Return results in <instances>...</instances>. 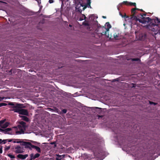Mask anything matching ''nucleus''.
I'll list each match as a JSON object with an SVG mask.
<instances>
[{
    "label": "nucleus",
    "instance_id": "1",
    "mask_svg": "<svg viewBox=\"0 0 160 160\" xmlns=\"http://www.w3.org/2000/svg\"><path fill=\"white\" fill-rule=\"evenodd\" d=\"M139 10V9L137 8H133L132 9L131 12L132 15L131 18V19L135 20L136 21H138L140 22L142 24H145L146 23V22H149L151 21V19L149 17H143L142 20H141L138 18L136 16H135L134 15L136 12V10Z\"/></svg>",
    "mask_w": 160,
    "mask_h": 160
},
{
    "label": "nucleus",
    "instance_id": "2",
    "mask_svg": "<svg viewBox=\"0 0 160 160\" xmlns=\"http://www.w3.org/2000/svg\"><path fill=\"white\" fill-rule=\"evenodd\" d=\"M20 124L18 125V127L20 131H17L16 132L17 134H21L24 133V130L26 128V123L23 122L21 121L19 122Z\"/></svg>",
    "mask_w": 160,
    "mask_h": 160
},
{
    "label": "nucleus",
    "instance_id": "3",
    "mask_svg": "<svg viewBox=\"0 0 160 160\" xmlns=\"http://www.w3.org/2000/svg\"><path fill=\"white\" fill-rule=\"evenodd\" d=\"M106 23L108 24L107 25V28H106V27H103L102 28L103 31L101 33L102 34L105 35L107 37L109 38V34L108 33V31L110 28V24H109V22H108Z\"/></svg>",
    "mask_w": 160,
    "mask_h": 160
},
{
    "label": "nucleus",
    "instance_id": "4",
    "mask_svg": "<svg viewBox=\"0 0 160 160\" xmlns=\"http://www.w3.org/2000/svg\"><path fill=\"white\" fill-rule=\"evenodd\" d=\"M95 108L97 109L96 111L98 113L99 115H97V116L98 117V119H100V118H102L104 116V112L102 111L103 109L101 108L96 107Z\"/></svg>",
    "mask_w": 160,
    "mask_h": 160
},
{
    "label": "nucleus",
    "instance_id": "5",
    "mask_svg": "<svg viewBox=\"0 0 160 160\" xmlns=\"http://www.w3.org/2000/svg\"><path fill=\"white\" fill-rule=\"evenodd\" d=\"M22 105L21 104H16L15 106L12 107V108H13L12 110L15 112H18L19 113L20 110L22 108Z\"/></svg>",
    "mask_w": 160,
    "mask_h": 160
},
{
    "label": "nucleus",
    "instance_id": "6",
    "mask_svg": "<svg viewBox=\"0 0 160 160\" xmlns=\"http://www.w3.org/2000/svg\"><path fill=\"white\" fill-rule=\"evenodd\" d=\"M22 148L20 147L19 145L15 147L14 148V152L16 153H21L23 152Z\"/></svg>",
    "mask_w": 160,
    "mask_h": 160
},
{
    "label": "nucleus",
    "instance_id": "7",
    "mask_svg": "<svg viewBox=\"0 0 160 160\" xmlns=\"http://www.w3.org/2000/svg\"><path fill=\"white\" fill-rule=\"evenodd\" d=\"M21 145L25 146V148H28L30 150L32 148V146H33V145L30 142L24 141L22 142V144Z\"/></svg>",
    "mask_w": 160,
    "mask_h": 160
},
{
    "label": "nucleus",
    "instance_id": "8",
    "mask_svg": "<svg viewBox=\"0 0 160 160\" xmlns=\"http://www.w3.org/2000/svg\"><path fill=\"white\" fill-rule=\"evenodd\" d=\"M151 19V21L147 22H152V27L155 26L156 25V23H160V19H159L158 18H156L154 20Z\"/></svg>",
    "mask_w": 160,
    "mask_h": 160
},
{
    "label": "nucleus",
    "instance_id": "9",
    "mask_svg": "<svg viewBox=\"0 0 160 160\" xmlns=\"http://www.w3.org/2000/svg\"><path fill=\"white\" fill-rule=\"evenodd\" d=\"M19 114L28 116V112L27 110L21 108V109L20 111Z\"/></svg>",
    "mask_w": 160,
    "mask_h": 160
},
{
    "label": "nucleus",
    "instance_id": "10",
    "mask_svg": "<svg viewBox=\"0 0 160 160\" xmlns=\"http://www.w3.org/2000/svg\"><path fill=\"white\" fill-rule=\"evenodd\" d=\"M28 156V155L27 154L22 155L21 154H19L17 156L18 158L22 160H24Z\"/></svg>",
    "mask_w": 160,
    "mask_h": 160
},
{
    "label": "nucleus",
    "instance_id": "11",
    "mask_svg": "<svg viewBox=\"0 0 160 160\" xmlns=\"http://www.w3.org/2000/svg\"><path fill=\"white\" fill-rule=\"evenodd\" d=\"M40 156V154L38 153L34 155L33 153H32L30 154V159L29 160H32L35 159V158L39 157Z\"/></svg>",
    "mask_w": 160,
    "mask_h": 160
},
{
    "label": "nucleus",
    "instance_id": "12",
    "mask_svg": "<svg viewBox=\"0 0 160 160\" xmlns=\"http://www.w3.org/2000/svg\"><path fill=\"white\" fill-rule=\"evenodd\" d=\"M11 130L12 129L9 128L5 129H4V133L8 134H12V133L9 132L10 131H11Z\"/></svg>",
    "mask_w": 160,
    "mask_h": 160
},
{
    "label": "nucleus",
    "instance_id": "13",
    "mask_svg": "<svg viewBox=\"0 0 160 160\" xmlns=\"http://www.w3.org/2000/svg\"><path fill=\"white\" fill-rule=\"evenodd\" d=\"M84 140L87 141L86 143L92 144L93 142H92V139H91V138H87L84 139Z\"/></svg>",
    "mask_w": 160,
    "mask_h": 160
},
{
    "label": "nucleus",
    "instance_id": "14",
    "mask_svg": "<svg viewBox=\"0 0 160 160\" xmlns=\"http://www.w3.org/2000/svg\"><path fill=\"white\" fill-rule=\"evenodd\" d=\"M9 124V122H6L3 124V125L1 126L2 127L1 128H5L8 126Z\"/></svg>",
    "mask_w": 160,
    "mask_h": 160
},
{
    "label": "nucleus",
    "instance_id": "15",
    "mask_svg": "<svg viewBox=\"0 0 160 160\" xmlns=\"http://www.w3.org/2000/svg\"><path fill=\"white\" fill-rule=\"evenodd\" d=\"M32 146V148H35L38 152L40 153L41 152V149L39 147L37 146H34V145Z\"/></svg>",
    "mask_w": 160,
    "mask_h": 160
},
{
    "label": "nucleus",
    "instance_id": "16",
    "mask_svg": "<svg viewBox=\"0 0 160 160\" xmlns=\"http://www.w3.org/2000/svg\"><path fill=\"white\" fill-rule=\"evenodd\" d=\"M119 14L122 17L124 18L125 19L129 18V17L126 15L125 13L123 14L120 12H119Z\"/></svg>",
    "mask_w": 160,
    "mask_h": 160
},
{
    "label": "nucleus",
    "instance_id": "17",
    "mask_svg": "<svg viewBox=\"0 0 160 160\" xmlns=\"http://www.w3.org/2000/svg\"><path fill=\"white\" fill-rule=\"evenodd\" d=\"M146 38V34L144 35H140L139 36V39L140 40H142L145 39Z\"/></svg>",
    "mask_w": 160,
    "mask_h": 160
},
{
    "label": "nucleus",
    "instance_id": "18",
    "mask_svg": "<svg viewBox=\"0 0 160 160\" xmlns=\"http://www.w3.org/2000/svg\"><path fill=\"white\" fill-rule=\"evenodd\" d=\"M21 117L22 118V119L23 120L26 122L29 121V119L27 117L25 116H22Z\"/></svg>",
    "mask_w": 160,
    "mask_h": 160
},
{
    "label": "nucleus",
    "instance_id": "19",
    "mask_svg": "<svg viewBox=\"0 0 160 160\" xmlns=\"http://www.w3.org/2000/svg\"><path fill=\"white\" fill-rule=\"evenodd\" d=\"M128 60H131L132 61H140V59L139 58H130L128 59Z\"/></svg>",
    "mask_w": 160,
    "mask_h": 160
},
{
    "label": "nucleus",
    "instance_id": "20",
    "mask_svg": "<svg viewBox=\"0 0 160 160\" xmlns=\"http://www.w3.org/2000/svg\"><path fill=\"white\" fill-rule=\"evenodd\" d=\"M82 17H80L79 19V20L80 21H82L84 19H85L86 18V17L84 14H82Z\"/></svg>",
    "mask_w": 160,
    "mask_h": 160
},
{
    "label": "nucleus",
    "instance_id": "21",
    "mask_svg": "<svg viewBox=\"0 0 160 160\" xmlns=\"http://www.w3.org/2000/svg\"><path fill=\"white\" fill-rule=\"evenodd\" d=\"M6 121V119H4L3 120H1L0 121V127L1 128L2 127V126L3 125V124L5 122V121Z\"/></svg>",
    "mask_w": 160,
    "mask_h": 160
},
{
    "label": "nucleus",
    "instance_id": "22",
    "mask_svg": "<svg viewBox=\"0 0 160 160\" xmlns=\"http://www.w3.org/2000/svg\"><path fill=\"white\" fill-rule=\"evenodd\" d=\"M150 23H149L148 25L147 26L148 28H149V29H150V28H151V29L152 31H154V30L153 29H154L153 28H152L153 26L152 27V22H150Z\"/></svg>",
    "mask_w": 160,
    "mask_h": 160
},
{
    "label": "nucleus",
    "instance_id": "23",
    "mask_svg": "<svg viewBox=\"0 0 160 160\" xmlns=\"http://www.w3.org/2000/svg\"><path fill=\"white\" fill-rule=\"evenodd\" d=\"M129 3V2L127 1H123L122 3H121L120 4V5H121L122 4H124L128 6Z\"/></svg>",
    "mask_w": 160,
    "mask_h": 160
},
{
    "label": "nucleus",
    "instance_id": "24",
    "mask_svg": "<svg viewBox=\"0 0 160 160\" xmlns=\"http://www.w3.org/2000/svg\"><path fill=\"white\" fill-rule=\"evenodd\" d=\"M8 156L10 157V158L12 159H13L15 158V157L14 155L11 154L10 153L8 154Z\"/></svg>",
    "mask_w": 160,
    "mask_h": 160
},
{
    "label": "nucleus",
    "instance_id": "25",
    "mask_svg": "<svg viewBox=\"0 0 160 160\" xmlns=\"http://www.w3.org/2000/svg\"><path fill=\"white\" fill-rule=\"evenodd\" d=\"M17 103H14L12 102H10L8 103V105L10 106H12V107L16 105V104Z\"/></svg>",
    "mask_w": 160,
    "mask_h": 160
},
{
    "label": "nucleus",
    "instance_id": "26",
    "mask_svg": "<svg viewBox=\"0 0 160 160\" xmlns=\"http://www.w3.org/2000/svg\"><path fill=\"white\" fill-rule=\"evenodd\" d=\"M114 38L116 40H118L120 39L119 38L118 34L114 35Z\"/></svg>",
    "mask_w": 160,
    "mask_h": 160
},
{
    "label": "nucleus",
    "instance_id": "27",
    "mask_svg": "<svg viewBox=\"0 0 160 160\" xmlns=\"http://www.w3.org/2000/svg\"><path fill=\"white\" fill-rule=\"evenodd\" d=\"M11 146H6L4 148V150L5 151H8L10 148Z\"/></svg>",
    "mask_w": 160,
    "mask_h": 160
},
{
    "label": "nucleus",
    "instance_id": "28",
    "mask_svg": "<svg viewBox=\"0 0 160 160\" xmlns=\"http://www.w3.org/2000/svg\"><path fill=\"white\" fill-rule=\"evenodd\" d=\"M16 141H16V143H21V144H22V142L23 141H20L21 140L19 139H16L15 140Z\"/></svg>",
    "mask_w": 160,
    "mask_h": 160
},
{
    "label": "nucleus",
    "instance_id": "29",
    "mask_svg": "<svg viewBox=\"0 0 160 160\" xmlns=\"http://www.w3.org/2000/svg\"><path fill=\"white\" fill-rule=\"evenodd\" d=\"M129 5L136 6V3L135 2H129Z\"/></svg>",
    "mask_w": 160,
    "mask_h": 160
},
{
    "label": "nucleus",
    "instance_id": "30",
    "mask_svg": "<svg viewBox=\"0 0 160 160\" xmlns=\"http://www.w3.org/2000/svg\"><path fill=\"white\" fill-rule=\"evenodd\" d=\"M7 105V104L6 103H0V107L3 106H6Z\"/></svg>",
    "mask_w": 160,
    "mask_h": 160
},
{
    "label": "nucleus",
    "instance_id": "31",
    "mask_svg": "<svg viewBox=\"0 0 160 160\" xmlns=\"http://www.w3.org/2000/svg\"><path fill=\"white\" fill-rule=\"evenodd\" d=\"M62 112L63 113L65 114L67 112V110L66 109H63L62 110Z\"/></svg>",
    "mask_w": 160,
    "mask_h": 160
},
{
    "label": "nucleus",
    "instance_id": "32",
    "mask_svg": "<svg viewBox=\"0 0 160 160\" xmlns=\"http://www.w3.org/2000/svg\"><path fill=\"white\" fill-rule=\"evenodd\" d=\"M149 103L151 105H152V104H154V105H156L157 104V103H155V102H152V101H149Z\"/></svg>",
    "mask_w": 160,
    "mask_h": 160
},
{
    "label": "nucleus",
    "instance_id": "33",
    "mask_svg": "<svg viewBox=\"0 0 160 160\" xmlns=\"http://www.w3.org/2000/svg\"><path fill=\"white\" fill-rule=\"evenodd\" d=\"M7 139H4V140H2V144H5L7 142Z\"/></svg>",
    "mask_w": 160,
    "mask_h": 160
},
{
    "label": "nucleus",
    "instance_id": "34",
    "mask_svg": "<svg viewBox=\"0 0 160 160\" xmlns=\"http://www.w3.org/2000/svg\"><path fill=\"white\" fill-rule=\"evenodd\" d=\"M147 15V13L145 12V13L142 14H140L141 16L142 17V18L143 17V16H146Z\"/></svg>",
    "mask_w": 160,
    "mask_h": 160
},
{
    "label": "nucleus",
    "instance_id": "35",
    "mask_svg": "<svg viewBox=\"0 0 160 160\" xmlns=\"http://www.w3.org/2000/svg\"><path fill=\"white\" fill-rule=\"evenodd\" d=\"M90 3H91L90 0H88V1H87L88 5H89L90 6Z\"/></svg>",
    "mask_w": 160,
    "mask_h": 160
},
{
    "label": "nucleus",
    "instance_id": "36",
    "mask_svg": "<svg viewBox=\"0 0 160 160\" xmlns=\"http://www.w3.org/2000/svg\"><path fill=\"white\" fill-rule=\"evenodd\" d=\"M83 24L84 25L87 26H88L89 25V24L87 22L83 23Z\"/></svg>",
    "mask_w": 160,
    "mask_h": 160
},
{
    "label": "nucleus",
    "instance_id": "37",
    "mask_svg": "<svg viewBox=\"0 0 160 160\" xmlns=\"http://www.w3.org/2000/svg\"><path fill=\"white\" fill-rule=\"evenodd\" d=\"M0 131L2 132H3L4 133V129H2L0 128Z\"/></svg>",
    "mask_w": 160,
    "mask_h": 160
},
{
    "label": "nucleus",
    "instance_id": "38",
    "mask_svg": "<svg viewBox=\"0 0 160 160\" xmlns=\"http://www.w3.org/2000/svg\"><path fill=\"white\" fill-rule=\"evenodd\" d=\"M0 131L2 132H3L4 133V129H2L0 128Z\"/></svg>",
    "mask_w": 160,
    "mask_h": 160
},
{
    "label": "nucleus",
    "instance_id": "39",
    "mask_svg": "<svg viewBox=\"0 0 160 160\" xmlns=\"http://www.w3.org/2000/svg\"><path fill=\"white\" fill-rule=\"evenodd\" d=\"M7 139V141H8L9 142H12V139Z\"/></svg>",
    "mask_w": 160,
    "mask_h": 160
},
{
    "label": "nucleus",
    "instance_id": "40",
    "mask_svg": "<svg viewBox=\"0 0 160 160\" xmlns=\"http://www.w3.org/2000/svg\"><path fill=\"white\" fill-rule=\"evenodd\" d=\"M2 147H1L0 148V153H2Z\"/></svg>",
    "mask_w": 160,
    "mask_h": 160
},
{
    "label": "nucleus",
    "instance_id": "41",
    "mask_svg": "<svg viewBox=\"0 0 160 160\" xmlns=\"http://www.w3.org/2000/svg\"><path fill=\"white\" fill-rule=\"evenodd\" d=\"M37 2H38L39 5H40V4L41 3V0H38V1H37Z\"/></svg>",
    "mask_w": 160,
    "mask_h": 160
},
{
    "label": "nucleus",
    "instance_id": "42",
    "mask_svg": "<svg viewBox=\"0 0 160 160\" xmlns=\"http://www.w3.org/2000/svg\"><path fill=\"white\" fill-rule=\"evenodd\" d=\"M49 2L50 3H52L53 2V0H49Z\"/></svg>",
    "mask_w": 160,
    "mask_h": 160
},
{
    "label": "nucleus",
    "instance_id": "43",
    "mask_svg": "<svg viewBox=\"0 0 160 160\" xmlns=\"http://www.w3.org/2000/svg\"><path fill=\"white\" fill-rule=\"evenodd\" d=\"M2 140L1 139H0V144H2Z\"/></svg>",
    "mask_w": 160,
    "mask_h": 160
},
{
    "label": "nucleus",
    "instance_id": "44",
    "mask_svg": "<svg viewBox=\"0 0 160 160\" xmlns=\"http://www.w3.org/2000/svg\"><path fill=\"white\" fill-rule=\"evenodd\" d=\"M140 10L142 12H144V11L142 9H139V10Z\"/></svg>",
    "mask_w": 160,
    "mask_h": 160
},
{
    "label": "nucleus",
    "instance_id": "45",
    "mask_svg": "<svg viewBox=\"0 0 160 160\" xmlns=\"http://www.w3.org/2000/svg\"><path fill=\"white\" fill-rule=\"evenodd\" d=\"M133 86H132V87H135V84H132Z\"/></svg>",
    "mask_w": 160,
    "mask_h": 160
},
{
    "label": "nucleus",
    "instance_id": "46",
    "mask_svg": "<svg viewBox=\"0 0 160 160\" xmlns=\"http://www.w3.org/2000/svg\"><path fill=\"white\" fill-rule=\"evenodd\" d=\"M102 17L103 18H106V16H102Z\"/></svg>",
    "mask_w": 160,
    "mask_h": 160
},
{
    "label": "nucleus",
    "instance_id": "47",
    "mask_svg": "<svg viewBox=\"0 0 160 160\" xmlns=\"http://www.w3.org/2000/svg\"><path fill=\"white\" fill-rule=\"evenodd\" d=\"M89 138H91V139H92V138H93V137H91L90 136Z\"/></svg>",
    "mask_w": 160,
    "mask_h": 160
},
{
    "label": "nucleus",
    "instance_id": "48",
    "mask_svg": "<svg viewBox=\"0 0 160 160\" xmlns=\"http://www.w3.org/2000/svg\"><path fill=\"white\" fill-rule=\"evenodd\" d=\"M56 160H61V159H59V158H56Z\"/></svg>",
    "mask_w": 160,
    "mask_h": 160
},
{
    "label": "nucleus",
    "instance_id": "49",
    "mask_svg": "<svg viewBox=\"0 0 160 160\" xmlns=\"http://www.w3.org/2000/svg\"><path fill=\"white\" fill-rule=\"evenodd\" d=\"M69 27H72V25H71V24H69Z\"/></svg>",
    "mask_w": 160,
    "mask_h": 160
},
{
    "label": "nucleus",
    "instance_id": "50",
    "mask_svg": "<svg viewBox=\"0 0 160 160\" xmlns=\"http://www.w3.org/2000/svg\"><path fill=\"white\" fill-rule=\"evenodd\" d=\"M13 142L14 143H16V141H13Z\"/></svg>",
    "mask_w": 160,
    "mask_h": 160
},
{
    "label": "nucleus",
    "instance_id": "51",
    "mask_svg": "<svg viewBox=\"0 0 160 160\" xmlns=\"http://www.w3.org/2000/svg\"><path fill=\"white\" fill-rule=\"evenodd\" d=\"M3 99V98H0V101H1Z\"/></svg>",
    "mask_w": 160,
    "mask_h": 160
},
{
    "label": "nucleus",
    "instance_id": "52",
    "mask_svg": "<svg viewBox=\"0 0 160 160\" xmlns=\"http://www.w3.org/2000/svg\"><path fill=\"white\" fill-rule=\"evenodd\" d=\"M12 69H11V70H10V72H12Z\"/></svg>",
    "mask_w": 160,
    "mask_h": 160
},
{
    "label": "nucleus",
    "instance_id": "53",
    "mask_svg": "<svg viewBox=\"0 0 160 160\" xmlns=\"http://www.w3.org/2000/svg\"><path fill=\"white\" fill-rule=\"evenodd\" d=\"M94 140H96V138H94Z\"/></svg>",
    "mask_w": 160,
    "mask_h": 160
},
{
    "label": "nucleus",
    "instance_id": "54",
    "mask_svg": "<svg viewBox=\"0 0 160 160\" xmlns=\"http://www.w3.org/2000/svg\"><path fill=\"white\" fill-rule=\"evenodd\" d=\"M58 156H59V157H61L60 155H58Z\"/></svg>",
    "mask_w": 160,
    "mask_h": 160
},
{
    "label": "nucleus",
    "instance_id": "55",
    "mask_svg": "<svg viewBox=\"0 0 160 160\" xmlns=\"http://www.w3.org/2000/svg\"><path fill=\"white\" fill-rule=\"evenodd\" d=\"M36 1H38V0H35Z\"/></svg>",
    "mask_w": 160,
    "mask_h": 160
}]
</instances>
